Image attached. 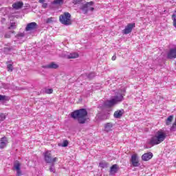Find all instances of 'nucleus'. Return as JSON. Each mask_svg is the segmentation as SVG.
I'll return each instance as SVG.
<instances>
[{
  "label": "nucleus",
  "instance_id": "obj_1",
  "mask_svg": "<svg viewBox=\"0 0 176 176\" xmlns=\"http://www.w3.org/2000/svg\"><path fill=\"white\" fill-rule=\"evenodd\" d=\"M71 116L73 119L77 120L80 124H85L87 120L86 118V116H87V110L86 109L76 110L72 113Z\"/></svg>",
  "mask_w": 176,
  "mask_h": 176
},
{
  "label": "nucleus",
  "instance_id": "obj_2",
  "mask_svg": "<svg viewBox=\"0 0 176 176\" xmlns=\"http://www.w3.org/2000/svg\"><path fill=\"white\" fill-rule=\"evenodd\" d=\"M166 137L167 135H166V132L163 130H159L156 132L155 135L150 139L148 144L153 146L159 145V144H162V142L166 140Z\"/></svg>",
  "mask_w": 176,
  "mask_h": 176
},
{
  "label": "nucleus",
  "instance_id": "obj_3",
  "mask_svg": "<svg viewBox=\"0 0 176 176\" xmlns=\"http://www.w3.org/2000/svg\"><path fill=\"white\" fill-rule=\"evenodd\" d=\"M122 101H123V96L119 95L114 96V98L111 100H106L104 103V105L107 108H111L113 107V105H115L116 104H118V102H120Z\"/></svg>",
  "mask_w": 176,
  "mask_h": 176
},
{
  "label": "nucleus",
  "instance_id": "obj_4",
  "mask_svg": "<svg viewBox=\"0 0 176 176\" xmlns=\"http://www.w3.org/2000/svg\"><path fill=\"white\" fill-rule=\"evenodd\" d=\"M59 21L63 25H71L72 21L71 20V14L69 12H64L60 15Z\"/></svg>",
  "mask_w": 176,
  "mask_h": 176
},
{
  "label": "nucleus",
  "instance_id": "obj_5",
  "mask_svg": "<svg viewBox=\"0 0 176 176\" xmlns=\"http://www.w3.org/2000/svg\"><path fill=\"white\" fill-rule=\"evenodd\" d=\"M44 160L46 163L52 164V163H56V162H57V160H58V158L52 157V151H47L44 153Z\"/></svg>",
  "mask_w": 176,
  "mask_h": 176
},
{
  "label": "nucleus",
  "instance_id": "obj_6",
  "mask_svg": "<svg viewBox=\"0 0 176 176\" xmlns=\"http://www.w3.org/2000/svg\"><path fill=\"white\" fill-rule=\"evenodd\" d=\"M93 5H94V2L93 1L87 2L85 4L82 5L80 8V9L82 11L84 14H86L89 12V10H90L91 12H93V10H94V8H90L89 9V6H93Z\"/></svg>",
  "mask_w": 176,
  "mask_h": 176
},
{
  "label": "nucleus",
  "instance_id": "obj_7",
  "mask_svg": "<svg viewBox=\"0 0 176 176\" xmlns=\"http://www.w3.org/2000/svg\"><path fill=\"white\" fill-rule=\"evenodd\" d=\"M135 28V23H129L126 27L125 29L122 30L123 34L127 35V34H130L131 31H133V28Z\"/></svg>",
  "mask_w": 176,
  "mask_h": 176
},
{
  "label": "nucleus",
  "instance_id": "obj_8",
  "mask_svg": "<svg viewBox=\"0 0 176 176\" xmlns=\"http://www.w3.org/2000/svg\"><path fill=\"white\" fill-rule=\"evenodd\" d=\"M21 164L19 161H15L14 163L13 170H16V176L21 175Z\"/></svg>",
  "mask_w": 176,
  "mask_h": 176
},
{
  "label": "nucleus",
  "instance_id": "obj_9",
  "mask_svg": "<svg viewBox=\"0 0 176 176\" xmlns=\"http://www.w3.org/2000/svg\"><path fill=\"white\" fill-rule=\"evenodd\" d=\"M131 162L133 167H139L140 161L138 160V155H137V154L132 155Z\"/></svg>",
  "mask_w": 176,
  "mask_h": 176
},
{
  "label": "nucleus",
  "instance_id": "obj_10",
  "mask_svg": "<svg viewBox=\"0 0 176 176\" xmlns=\"http://www.w3.org/2000/svg\"><path fill=\"white\" fill-rule=\"evenodd\" d=\"M38 28V24L35 22H32L26 25L25 31H34Z\"/></svg>",
  "mask_w": 176,
  "mask_h": 176
},
{
  "label": "nucleus",
  "instance_id": "obj_11",
  "mask_svg": "<svg viewBox=\"0 0 176 176\" xmlns=\"http://www.w3.org/2000/svg\"><path fill=\"white\" fill-rule=\"evenodd\" d=\"M168 58L173 60V58H176V49L172 48L169 50L167 54Z\"/></svg>",
  "mask_w": 176,
  "mask_h": 176
},
{
  "label": "nucleus",
  "instance_id": "obj_12",
  "mask_svg": "<svg viewBox=\"0 0 176 176\" xmlns=\"http://www.w3.org/2000/svg\"><path fill=\"white\" fill-rule=\"evenodd\" d=\"M153 157V154L152 153H146L142 155V160L144 162H148V160H151Z\"/></svg>",
  "mask_w": 176,
  "mask_h": 176
},
{
  "label": "nucleus",
  "instance_id": "obj_13",
  "mask_svg": "<svg viewBox=\"0 0 176 176\" xmlns=\"http://www.w3.org/2000/svg\"><path fill=\"white\" fill-rule=\"evenodd\" d=\"M8 138L3 137L0 140V149H3L8 145Z\"/></svg>",
  "mask_w": 176,
  "mask_h": 176
},
{
  "label": "nucleus",
  "instance_id": "obj_14",
  "mask_svg": "<svg viewBox=\"0 0 176 176\" xmlns=\"http://www.w3.org/2000/svg\"><path fill=\"white\" fill-rule=\"evenodd\" d=\"M124 113V110L121 109V110H117L116 111L114 112L113 117L116 119H120L122 116H123V114Z\"/></svg>",
  "mask_w": 176,
  "mask_h": 176
},
{
  "label": "nucleus",
  "instance_id": "obj_15",
  "mask_svg": "<svg viewBox=\"0 0 176 176\" xmlns=\"http://www.w3.org/2000/svg\"><path fill=\"white\" fill-rule=\"evenodd\" d=\"M23 6H24V3H23V1H18L12 4V8L13 9H15V10H19V9H21Z\"/></svg>",
  "mask_w": 176,
  "mask_h": 176
},
{
  "label": "nucleus",
  "instance_id": "obj_16",
  "mask_svg": "<svg viewBox=\"0 0 176 176\" xmlns=\"http://www.w3.org/2000/svg\"><path fill=\"white\" fill-rule=\"evenodd\" d=\"M113 127V124L111 122H107L104 124V131L107 133H109V131H112V128Z\"/></svg>",
  "mask_w": 176,
  "mask_h": 176
},
{
  "label": "nucleus",
  "instance_id": "obj_17",
  "mask_svg": "<svg viewBox=\"0 0 176 176\" xmlns=\"http://www.w3.org/2000/svg\"><path fill=\"white\" fill-rule=\"evenodd\" d=\"M58 67V65L54 63H51L50 65L43 66V68H48L50 69H57Z\"/></svg>",
  "mask_w": 176,
  "mask_h": 176
},
{
  "label": "nucleus",
  "instance_id": "obj_18",
  "mask_svg": "<svg viewBox=\"0 0 176 176\" xmlns=\"http://www.w3.org/2000/svg\"><path fill=\"white\" fill-rule=\"evenodd\" d=\"M118 170H119V166H118V164H114L110 168V173L116 174Z\"/></svg>",
  "mask_w": 176,
  "mask_h": 176
},
{
  "label": "nucleus",
  "instance_id": "obj_19",
  "mask_svg": "<svg viewBox=\"0 0 176 176\" xmlns=\"http://www.w3.org/2000/svg\"><path fill=\"white\" fill-rule=\"evenodd\" d=\"M79 57V54L76 52L72 53L67 56V58L71 59V58H78Z\"/></svg>",
  "mask_w": 176,
  "mask_h": 176
},
{
  "label": "nucleus",
  "instance_id": "obj_20",
  "mask_svg": "<svg viewBox=\"0 0 176 176\" xmlns=\"http://www.w3.org/2000/svg\"><path fill=\"white\" fill-rule=\"evenodd\" d=\"M6 64L8 71H10V72H12L13 71V63L10 60L7 62Z\"/></svg>",
  "mask_w": 176,
  "mask_h": 176
},
{
  "label": "nucleus",
  "instance_id": "obj_21",
  "mask_svg": "<svg viewBox=\"0 0 176 176\" xmlns=\"http://www.w3.org/2000/svg\"><path fill=\"white\" fill-rule=\"evenodd\" d=\"M173 119H174L173 116H169L168 117L166 122V126H170V124H171V122H173Z\"/></svg>",
  "mask_w": 176,
  "mask_h": 176
},
{
  "label": "nucleus",
  "instance_id": "obj_22",
  "mask_svg": "<svg viewBox=\"0 0 176 176\" xmlns=\"http://www.w3.org/2000/svg\"><path fill=\"white\" fill-rule=\"evenodd\" d=\"M99 166H100L101 168H106L108 167V164L105 161H102L99 163Z\"/></svg>",
  "mask_w": 176,
  "mask_h": 176
},
{
  "label": "nucleus",
  "instance_id": "obj_23",
  "mask_svg": "<svg viewBox=\"0 0 176 176\" xmlns=\"http://www.w3.org/2000/svg\"><path fill=\"white\" fill-rule=\"evenodd\" d=\"M10 98L9 96H6L5 95H0V101H9Z\"/></svg>",
  "mask_w": 176,
  "mask_h": 176
},
{
  "label": "nucleus",
  "instance_id": "obj_24",
  "mask_svg": "<svg viewBox=\"0 0 176 176\" xmlns=\"http://www.w3.org/2000/svg\"><path fill=\"white\" fill-rule=\"evenodd\" d=\"M85 76H87V78H88V79H93V78H94V76H96V73L91 72L89 74H85Z\"/></svg>",
  "mask_w": 176,
  "mask_h": 176
},
{
  "label": "nucleus",
  "instance_id": "obj_25",
  "mask_svg": "<svg viewBox=\"0 0 176 176\" xmlns=\"http://www.w3.org/2000/svg\"><path fill=\"white\" fill-rule=\"evenodd\" d=\"M49 170L51 173H56V168L54 167V162L51 164Z\"/></svg>",
  "mask_w": 176,
  "mask_h": 176
},
{
  "label": "nucleus",
  "instance_id": "obj_26",
  "mask_svg": "<svg viewBox=\"0 0 176 176\" xmlns=\"http://www.w3.org/2000/svg\"><path fill=\"white\" fill-rule=\"evenodd\" d=\"M52 3H54V5H63L64 0H54Z\"/></svg>",
  "mask_w": 176,
  "mask_h": 176
},
{
  "label": "nucleus",
  "instance_id": "obj_27",
  "mask_svg": "<svg viewBox=\"0 0 176 176\" xmlns=\"http://www.w3.org/2000/svg\"><path fill=\"white\" fill-rule=\"evenodd\" d=\"M6 119V114L3 113H0V122H3Z\"/></svg>",
  "mask_w": 176,
  "mask_h": 176
},
{
  "label": "nucleus",
  "instance_id": "obj_28",
  "mask_svg": "<svg viewBox=\"0 0 176 176\" xmlns=\"http://www.w3.org/2000/svg\"><path fill=\"white\" fill-rule=\"evenodd\" d=\"M14 32V31H10V32L6 33L4 35V38H10V34H13Z\"/></svg>",
  "mask_w": 176,
  "mask_h": 176
},
{
  "label": "nucleus",
  "instance_id": "obj_29",
  "mask_svg": "<svg viewBox=\"0 0 176 176\" xmlns=\"http://www.w3.org/2000/svg\"><path fill=\"white\" fill-rule=\"evenodd\" d=\"M13 47H6L3 48V50L6 53L8 52H11V50H13Z\"/></svg>",
  "mask_w": 176,
  "mask_h": 176
},
{
  "label": "nucleus",
  "instance_id": "obj_30",
  "mask_svg": "<svg viewBox=\"0 0 176 176\" xmlns=\"http://www.w3.org/2000/svg\"><path fill=\"white\" fill-rule=\"evenodd\" d=\"M62 146L63 148H65L66 146H68V140H64L63 144H62Z\"/></svg>",
  "mask_w": 176,
  "mask_h": 176
},
{
  "label": "nucleus",
  "instance_id": "obj_31",
  "mask_svg": "<svg viewBox=\"0 0 176 176\" xmlns=\"http://www.w3.org/2000/svg\"><path fill=\"white\" fill-rule=\"evenodd\" d=\"M14 27H16V23H12L11 25L8 28V30H14Z\"/></svg>",
  "mask_w": 176,
  "mask_h": 176
},
{
  "label": "nucleus",
  "instance_id": "obj_32",
  "mask_svg": "<svg viewBox=\"0 0 176 176\" xmlns=\"http://www.w3.org/2000/svg\"><path fill=\"white\" fill-rule=\"evenodd\" d=\"M45 93L47 94H52V93H53V89H45Z\"/></svg>",
  "mask_w": 176,
  "mask_h": 176
},
{
  "label": "nucleus",
  "instance_id": "obj_33",
  "mask_svg": "<svg viewBox=\"0 0 176 176\" xmlns=\"http://www.w3.org/2000/svg\"><path fill=\"white\" fill-rule=\"evenodd\" d=\"M52 21H53V18H50L47 19L46 23H52Z\"/></svg>",
  "mask_w": 176,
  "mask_h": 176
},
{
  "label": "nucleus",
  "instance_id": "obj_34",
  "mask_svg": "<svg viewBox=\"0 0 176 176\" xmlns=\"http://www.w3.org/2000/svg\"><path fill=\"white\" fill-rule=\"evenodd\" d=\"M171 131H176V128L175 125H173L170 128Z\"/></svg>",
  "mask_w": 176,
  "mask_h": 176
},
{
  "label": "nucleus",
  "instance_id": "obj_35",
  "mask_svg": "<svg viewBox=\"0 0 176 176\" xmlns=\"http://www.w3.org/2000/svg\"><path fill=\"white\" fill-rule=\"evenodd\" d=\"M42 8H43V9H46V8H47V4L46 3H44L43 4H42Z\"/></svg>",
  "mask_w": 176,
  "mask_h": 176
},
{
  "label": "nucleus",
  "instance_id": "obj_36",
  "mask_svg": "<svg viewBox=\"0 0 176 176\" xmlns=\"http://www.w3.org/2000/svg\"><path fill=\"white\" fill-rule=\"evenodd\" d=\"M24 33H19V34H18V36H19L20 38H23V37H24Z\"/></svg>",
  "mask_w": 176,
  "mask_h": 176
},
{
  "label": "nucleus",
  "instance_id": "obj_37",
  "mask_svg": "<svg viewBox=\"0 0 176 176\" xmlns=\"http://www.w3.org/2000/svg\"><path fill=\"white\" fill-rule=\"evenodd\" d=\"M111 60L113 61H115V60H116V55L113 56L112 58H111Z\"/></svg>",
  "mask_w": 176,
  "mask_h": 176
},
{
  "label": "nucleus",
  "instance_id": "obj_38",
  "mask_svg": "<svg viewBox=\"0 0 176 176\" xmlns=\"http://www.w3.org/2000/svg\"><path fill=\"white\" fill-rule=\"evenodd\" d=\"M45 1L46 0H39L38 2H39V3H43V4Z\"/></svg>",
  "mask_w": 176,
  "mask_h": 176
},
{
  "label": "nucleus",
  "instance_id": "obj_39",
  "mask_svg": "<svg viewBox=\"0 0 176 176\" xmlns=\"http://www.w3.org/2000/svg\"><path fill=\"white\" fill-rule=\"evenodd\" d=\"M173 125L176 126V118H175V122H174V124Z\"/></svg>",
  "mask_w": 176,
  "mask_h": 176
},
{
  "label": "nucleus",
  "instance_id": "obj_40",
  "mask_svg": "<svg viewBox=\"0 0 176 176\" xmlns=\"http://www.w3.org/2000/svg\"><path fill=\"white\" fill-rule=\"evenodd\" d=\"M90 8H93V7L88 6V9H90Z\"/></svg>",
  "mask_w": 176,
  "mask_h": 176
}]
</instances>
